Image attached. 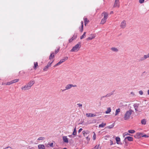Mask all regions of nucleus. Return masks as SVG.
<instances>
[{
  "instance_id": "1",
  "label": "nucleus",
  "mask_w": 149,
  "mask_h": 149,
  "mask_svg": "<svg viewBox=\"0 0 149 149\" xmlns=\"http://www.w3.org/2000/svg\"><path fill=\"white\" fill-rule=\"evenodd\" d=\"M133 111L132 109H130L126 111L124 115V119L125 120L129 119L130 117L131 114Z\"/></svg>"
},
{
  "instance_id": "2",
  "label": "nucleus",
  "mask_w": 149,
  "mask_h": 149,
  "mask_svg": "<svg viewBox=\"0 0 149 149\" xmlns=\"http://www.w3.org/2000/svg\"><path fill=\"white\" fill-rule=\"evenodd\" d=\"M102 15H104V17L102 19L101 22V24H104L105 23L107 19L108 18V14L107 12H104L102 13Z\"/></svg>"
},
{
  "instance_id": "3",
  "label": "nucleus",
  "mask_w": 149,
  "mask_h": 149,
  "mask_svg": "<svg viewBox=\"0 0 149 149\" xmlns=\"http://www.w3.org/2000/svg\"><path fill=\"white\" fill-rule=\"evenodd\" d=\"M80 47V43H78L72 48L70 51L72 52H77L79 50Z\"/></svg>"
},
{
  "instance_id": "4",
  "label": "nucleus",
  "mask_w": 149,
  "mask_h": 149,
  "mask_svg": "<svg viewBox=\"0 0 149 149\" xmlns=\"http://www.w3.org/2000/svg\"><path fill=\"white\" fill-rule=\"evenodd\" d=\"M77 86L76 85H73L72 84H68L66 85L65 87V89L63 90L62 91H64L65 90L70 89L72 87H76Z\"/></svg>"
},
{
  "instance_id": "5",
  "label": "nucleus",
  "mask_w": 149,
  "mask_h": 149,
  "mask_svg": "<svg viewBox=\"0 0 149 149\" xmlns=\"http://www.w3.org/2000/svg\"><path fill=\"white\" fill-rule=\"evenodd\" d=\"M120 6L119 0H115L113 7L118 8Z\"/></svg>"
},
{
  "instance_id": "6",
  "label": "nucleus",
  "mask_w": 149,
  "mask_h": 149,
  "mask_svg": "<svg viewBox=\"0 0 149 149\" xmlns=\"http://www.w3.org/2000/svg\"><path fill=\"white\" fill-rule=\"evenodd\" d=\"M54 61V60H52L51 62H49L47 66H45L43 69L44 71H47L49 67L51 66V65Z\"/></svg>"
},
{
  "instance_id": "7",
  "label": "nucleus",
  "mask_w": 149,
  "mask_h": 149,
  "mask_svg": "<svg viewBox=\"0 0 149 149\" xmlns=\"http://www.w3.org/2000/svg\"><path fill=\"white\" fill-rule=\"evenodd\" d=\"M126 26V22L125 20H123L121 23L120 24V27L121 28L124 29L125 28Z\"/></svg>"
},
{
  "instance_id": "8",
  "label": "nucleus",
  "mask_w": 149,
  "mask_h": 149,
  "mask_svg": "<svg viewBox=\"0 0 149 149\" xmlns=\"http://www.w3.org/2000/svg\"><path fill=\"white\" fill-rule=\"evenodd\" d=\"M30 89V88L27 84L21 87L22 90L23 91L29 90Z\"/></svg>"
},
{
  "instance_id": "9",
  "label": "nucleus",
  "mask_w": 149,
  "mask_h": 149,
  "mask_svg": "<svg viewBox=\"0 0 149 149\" xmlns=\"http://www.w3.org/2000/svg\"><path fill=\"white\" fill-rule=\"evenodd\" d=\"M35 81L34 80H31L27 84L28 86L30 87V88H31V86L34 84L35 83Z\"/></svg>"
},
{
  "instance_id": "10",
  "label": "nucleus",
  "mask_w": 149,
  "mask_h": 149,
  "mask_svg": "<svg viewBox=\"0 0 149 149\" xmlns=\"http://www.w3.org/2000/svg\"><path fill=\"white\" fill-rule=\"evenodd\" d=\"M95 37V35L94 34H91L90 36L88 38L86 39V40L87 41H88L90 40H91L93 39Z\"/></svg>"
},
{
  "instance_id": "11",
  "label": "nucleus",
  "mask_w": 149,
  "mask_h": 149,
  "mask_svg": "<svg viewBox=\"0 0 149 149\" xmlns=\"http://www.w3.org/2000/svg\"><path fill=\"white\" fill-rule=\"evenodd\" d=\"M63 139L64 142L67 143H68V139L66 136H63Z\"/></svg>"
},
{
  "instance_id": "12",
  "label": "nucleus",
  "mask_w": 149,
  "mask_h": 149,
  "mask_svg": "<svg viewBox=\"0 0 149 149\" xmlns=\"http://www.w3.org/2000/svg\"><path fill=\"white\" fill-rule=\"evenodd\" d=\"M38 149H45L44 146L42 144L38 145Z\"/></svg>"
},
{
  "instance_id": "13",
  "label": "nucleus",
  "mask_w": 149,
  "mask_h": 149,
  "mask_svg": "<svg viewBox=\"0 0 149 149\" xmlns=\"http://www.w3.org/2000/svg\"><path fill=\"white\" fill-rule=\"evenodd\" d=\"M86 116L88 117H92L96 116L95 115L91 113H87L86 114Z\"/></svg>"
},
{
  "instance_id": "14",
  "label": "nucleus",
  "mask_w": 149,
  "mask_h": 149,
  "mask_svg": "<svg viewBox=\"0 0 149 149\" xmlns=\"http://www.w3.org/2000/svg\"><path fill=\"white\" fill-rule=\"evenodd\" d=\"M143 134L141 133H136V135L135 136V137L136 138H139L141 136V135H142Z\"/></svg>"
},
{
  "instance_id": "15",
  "label": "nucleus",
  "mask_w": 149,
  "mask_h": 149,
  "mask_svg": "<svg viewBox=\"0 0 149 149\" xmlns=\"http://www.w3.org/2000/svg\"><path fill=\"white\" fill-rule=\"evenodd\" d=\"M127 139L129 141H133V138L130 136H127L125 138V139Z\"/></svg>"
},
{
  "instance_id": "16",
  "label": "nucleus",
  "mask_w": 149,
  "mask_h": 149,
  "mask_svg": "<svg viewBox=\"0 0 149 149\" xmlns=\"http://www.w3.org/2000/svg\"><path fill=\"white\" fill-rule=\"evenodd\" d=\"M111 111V109L110 107H108L107 108V110L105 111L106 114L109 113Z\"/></svg>"
},
{
  "instance_id": "17",
  "label": "nucleus",
  "mask_w": 149,
  "mask_h": 149,
  "mask_svg": "<svg viewBox=\"0 0 149 149\" xmlns=\"http://www.w3.org/2000/svg\"><path fill=\"white\" fill-rule=\"evenodd\" d=\"M111 49L114 52H117L118 51V49L116 47H112Z\"/></svg>"
},
{
  "instance_id": "18",
  "label": "nucleus",
  "mask_w": 149,
  "mask_h": 149,
  "mask_svg": "<svg viewBox=\"0 0 149 149\" xmlns=\"http://www.w3.org/2000/svg\"><path fill=\"white\" fill-rule=\"evenodd\" d=\"M116 140L117 143L118 144H120L119 142L120 141V138L119 137H116Z\"/></svg>"
},
{
  "instance_id": "19",
  "label": "nucleus",
  "mask_w": 149,
  "mask_h": 149,
  "mask_svg": "<svg viewBox=\"0 0 149 149\" xmlns=\"http://www.w3.org/2000/svg\"><path fill=\"white\" fill-rule=\"evenodd\" d=\"M63 63V62H62V61H61V60H60V61L58 62V63L57 64H55L54 66V67H56L57 66H58V65H60L61 63Z\"/></svg>"
},
{
  "instance_id": "20",
  "label": "nucleus",
  "mask_w": 149,
  "mask_h": 149,
  "mask_svg": "<svg viewBox=\"0 0 149 149\" xmlns=\"http://www.w3.org/2000/svg\"><path fill=\"white\" fill-rule=\"evenodd\" d=\"M106 125L105 123H102L101 124H100L99 125V127H103Z\"/></svg>"
},
{
  "instance_id": "21",
  "label": "nucleus",
  "mask_w": 149,
  "mask_h": 149,
  "mask_svg": "<svg viewBox=\"0 0 149 149\" xmlns=\"http://www.w3.org/2000/svg\"><path fill=\"white\" fill-rule=\"evenodd\" d=\"M120 109L119 108H118V109H117L116 110L115 114V116H117L118 115V114L120 112Z\"/></svg>"
},
{
  "instance_id": "22",
  "label": "nucleus",
  "mask_w": 149,
  "mask_h": 149,
  "mask_svg": "<svg viewBox=\"0 0 149 149\" xmlns=\"http://www.w3.org/2000/svg\"><path fill=\"white\" fill-rule=\"evenodd\" d=\"M141 123L143 125H145L146 124V120L145 119H143L141 120Z\"/></svg>"
},
{
  "instance_id": "23",
  "label": "nucleus",
  "mask_w": 149,
  "mask_h": 149,
  "mask_svg": "<svg viewBox=\"0 0 149 149\" xmlns=\"http://www.w3.org/2000/svg\"><path fill=\"white\" fill-rule=\"evenodd\" d=\"M76 134H77L76 129V127H75L74 129V131L72 134V135H73L75 136L76 135Z\"/></svg>"
},
{
  "instance_id": "24",
  "label": "nucleus",
  "mask_w": 149,
  "mask_h": 149,
  "mask_svg": "<svg viewBox=\"0 0 149 149\" xmlns=\"http://www.w3.org/2000/svg\"><path fill=\"white\" fill-rule=\"evenodd\" d=\"M85 25H86V24H87L89 22V20L87 18H85L84 19Z\"/></svg>"
},
{
  "instance_id": "25",
  "label": "nucleus",
  "mask_w": 149,
  "mask_h": 149,
  "mask_svg": "<svg viewBox=\"0 0 149 149\" xmlns=\"http://www.w3.org/2000/svg\"><path fill=\"white\" fill-rule=\"evenodd\" d=\"M45 139V138L43 137H40L39 138H38L37 140L38 141H42L44 140Z\"/></svg>"
},
{
  "instance_id": "26",
  "label": "nucleus",
  "mask_w": 149,
  "mask_h": 149,
  "mask_svg": "<svg viewBox=\"0 0 149 149\" xmlns=\"http://www.w3.org/2000/svg\"><path fill=\"white\" fill-rule=\"evenodd\" d=\"M86 32H84V33L83 35L80 37V39H82L86 37Z\"/></svg>"
},
{
  "instance_id": "27",
  "label": "nucleus",
  "mask_w": 149,
  "mask_h": 149,
  "mask_svg": "<svg viewBox=\"0 0 149 149\" xmlns=\"http://www.w3.org/2000/svg\"><path fill=\"white\" fill-rule=\"evenodd\" d=\"M54 54L52 53L51 54L49 57V59H51L52 58H54Z\"/></svg>"
},
{
  "instance_id": "28",
  "label": "nucleus",
  "mask_w": 149,
  "mask_h": 149,
  "mask_svg": "<svg viewBox=\"0 0 149 149\" xmlns=\"http://www.w3.org/2000/svg\"><path fill=\"white\" fill-rule=\"evenodd\" d=\"M114 126V124H112L111 125H109L108 126L106 127V128H109V129H111L113 128Z\"/></svg>"
},
{
  "instance_id": "29",
  "label": "nucleus",
  "mask_w": 149,
  "mask_h": 149,
  "mask_svg": "<svg viewBox=\"0 0 149 149\" xmlns=\"http://www.w3.org/2000/svg\"><path fill=\"white\" fill-rule=\"evenodd\" d=\"M139 104H134L133 105V106L135 109H136V108H138L139 106Z\"/></svg>"
},
{
  "instance_id": "30",
  "label": "nucleus",
  "mask_w": 149,
  "mask_h": 149,
  "mask_svg": "<svg viewBox=\"0 0 149 149\" xmlns=\"http://www.w3.org/2000/svg\"><path fill=\"white\" fill-rule=\"evenodd\" d=\"M68 58V57H64L63 59H61V61L63 62L67 60Z\"/></svg>"
},
{
  "instance_id": "31",
  "label": "nucleus",
  "mask_w": 149,
  "mask_h": 149,
  "mask_svg": "<svg viewBox=\"0 0 149 149\" xmlns=\"http://www.w3.org/2000/svg\"><path fill=\"white\" fill-rule=\"evenodd\" d=\"M12 82H13V84L16 83L18 82L19 81V79H15L14 80H12Z\"/></svg>"
},
{
  "instance_id": "32",
  "label": "nucleus",
  "mask_w": 149,
  "mask_h": 149,
  "mask_svg": "<svg viewBox=\"0 0 149 149\" xmlns=\"http://www.w3.org/2000/svg\"><path fill=\"white\" fill-rule=\"evenodd\" d=\"M128 132L130 133L133 134L135 132V131L134 130H129Z\"/></svg>"
},
{
  "instance_id": "33",
  "label": "nucleus",
  "mask_w": 149,
  "mask_h": 149,
  "mask_svg": "<svg viewBox=\"0 0 149 149\" xmlns=\"http://www.w3.org/2000/svg\"><path fill=\"white\" fill-rule=\"evenodd\" d=\"M93 140H95L96 139V135L94 132H93Z\"/></svg>"
},
{
  "instance_id": "34",
  "label": "nucleus",
  "mask_w": 149,
  "mask_h": 149,
  "mask_svg": "<svg viewBox=\"0 0 149 149\" xmlns=\"http://www.w3.org/2000/svg\"><path fill=\"white\" fill-rule=\"evenodd\" d=\"M38 66V63L37 62L34 63V69H36V67Z\"/></svg>"
},
{
  "instance_id": "35",
  "label": "nucleus",
  "mask_w": 149,
  "mask_h": 149,
  "mask_svg": "<svg viewBox=\"0 0 149 149\" xmlns=\"http://www.w3.org/2000/svg\"><path fill=\"white\" fill-rule=\"evenodd\" d=\"M13 84V82H12V81H9V82H7L6 84V85H10L11 84Z\"/></svg>"
},
{
  "instance_id": "36",
  "label": "nucleus",
  "mask_w": 149,
  "mask_h": 149,
  "mask_svg": "<svg viewBox=\"0 0 149 149\" xmlns=\"http://www.w3.org/2000/svg\"><path fill=\"white\" fill-rule=\"evenodd\" d=\"M94 149H100V145H96L94 148Z\"/></svg>"
},
{
  "instance_id": "37",
  "label": "nucleus",
  "mask_w": 149,
  "mask_h": 149,
  "mask_svg": "<svg viewBox=\"0 0 149 149\" xmlns=\"http://www.w3.org/2000/svg\"><path fill=\"white\" fill-rule=\"evenodd\" d=\"M143 57H144V58L145 59V60L147 59V58H149L148 55H145L143 56Z\"/></svg>"
},
{
  "instance_id": "38",
  "label": "nucleus",
  "mask_w": 149,
  "mask_h": 149,
  "mask_svg": "<svg viewBox=\"0 0 149 149\" xmlns=\"http://www.w3.org/2000/svg\"><path fill=\"white\" fill-rule=\"evenodd\" d=\"M145 60V59L144 58V57H141L139 59V61H143Z\"/></svg>"
},
{
  "instance_id": "39",
  "label": "nucleus",
  "mask_w": 149,
  "mask_h": 149,
  "mask_svg": "<svg viewBox=\"0 0 149 149\" xmlns=\"http://www.w3.org/2000/svg\"><path fill=\"white\" fill-rule=\"evenodd\" d=\"M77 105L79 107L82 108V104H81L78 103L77 104Z\"/></svg>"
},
{
  "instance_id": "40",
  "label": "nucleus",
  "mask_w": 149,
  "mask_h": 149,
  "mask_svg": "<svg viewBox=\"0 0 149 149\" xmlns=\"http://www.w3.org/2000/svg\"><path fill=\"white\" fill-rule=\"evenodd\" d=\"M144 2V0H139V2L140 3H142Z\"/></svg>"
},
{
  "instance_id": "41",
  "label": "nucleus",
  "mask_w": 149,
  "mask_h": 149,
  "mask_svg": "<svg viewBox=\"0 0 149 149\" xmlns=\"http://www.w3.org/2000/svg\"><path fill=\"white\" fill-rule=\"evenodd\" d=\"M112 95V93H109V94H107L106 96V97H109L111 96Z\"/></svg>"
},
{
  "instance_id": "42",
  "label": "nucleus",
  "mask_w": 149,
  "mask_h": 149,
  "mask_svg": "<svg viewBox=\"0 0 149 149\" xmlns=\"http://www.w3.org/2000/svg\"><path fill=\"white\" fill-rule=\"evenodd\" d=\"M141 136L142 137H145L146 138H148V137H149V135H146V134H145V135H142Z\"/></svg>"
},
{
  "instance_id": "43",
  "label": "nucleus",
  "mask_w": 149,
  "mask_h": 149,
  "mask_svg": "<svg viewBox=\"0 0 149 149\" xmlns=\"http://www.w3.org/2000/svg\"><path fill=\"white\" fill-rule=\"evenodd\" d=\"M59 48H58V49H56L55 50V52L56 54L58 52H59Z\"/></svg>"
},
{
  "instance_id": "44",
  "label": "nucleus",
  "mask_w": 149,
  "mask_h": 149,
  "mask_svg": "<svg viewBox=\"0 0 149 149\" xmlns=\"http://www.w3.org/2000/svg\"><path fill=\"white\" fill-rule=\"evenodd\" d=\"M83 30V26H81V28L80 29V31L81 32H82Z\"/></svg>"
},
{
  "instance_id": "45",
  "label": "nucleus",
  "mask_w": 149,
  "mask_h": 149,
  "mask_svg": "<svg viewBox=\"0 0 149 149\" xmlns=\"http://www.w3.org/2000/svg\"><path fill=\"white\" fill-rule=\"evenodd\" d=\"M139 94H140V95H142L143 94V92L142 91H139Z\"/></svg>"
},
{
  "instance_id": "46",
  "label": "nucleus",
  "mask_w": 149,
  "mask_h": 149,
  "mask_svg": "<svg viewBox=\"0 0 149 149\" xmlns=\"http://www.w3.org/2000/svg\"><path fill=\"white\" fill-rule=\"evenodd\" d=\"M48 145H49L51 147H53V143H52L50 144H48Z\"/></svg>"
},
{
  "instance_id": "47",
  "label": "nucleus",
  "mask_w": 149,
  "mask_h": 149,
  "mask_svg": "<svg viewBox=\"0 0 149 149\" xmlns=\"http://www.w3.org/2000/svg\"><path fill=\"white\" fill-rule=\"evenodd\" d=\"M127 135H130L129 134H128L127 132H125L123 134V135L124 136V137L125 136Z\"/></svg>"
},
{
  "instance_id": "48",
  "label": "nucleus",
  "mask_w": 149,
  "mask_h": 149,
  "mask_svg": "<svg viewBox=\"0 0 149 149\" xmlns=\"http://www.w3.org/2000/svg\"><path fill=\"white\" fill-rule=\"evenodd\" d=\"M82 133H83V135H84V136H85V134H87V133H86V132H85V131H83V132H82Z\"/></svg>"
},
{
  "instance_id": "49",
  "label": "nucleus",
  "mask_w": 149,
  "mask_h": 149,
  "mask_svg": "<svg viewBox=\"0 0 149 149\" xmlns=\"http://www.w3.org/2000/svg\"><path fill=\"white\" fill-rule=\"evenodd\" d=\"M82 130L83 129L82 128L78 130V133H79L80 132L82 131Z\"/></svg>"
},
{
  "instance_id": "50",
  "label": "nucleus",
  "mask_w": 149,
  "mask_h": 149,
  "mask_svg": "<svg viewBox=\"0 0 149 149\" xmlns=\"http://www.w3.org/2000/svg\"><path fill=\"white\" fill-rule=\"evenodd\" d=\"M86 140L88 141H90V138L88 136H87L86 138Z\"/></svg>"
},
{
  "instance_id": "51",
  "label": "nucleus",
  "mask_w": 149,
  "mask_h": 149,
  "mask_svg": "<svg viewBox=\"0 0 149 149\" xmlns=\"http://www.w3.org/2000/svg\"><path fill=\"white\" fill-rule=\"evenodd\" d=\"M77 37V35H74L73 36V38H74V39H75V38H76Z\"/></svg>"
},
{
  "instance_id": "52",
  "label": "nucleus",
  "mask_w": 149,
  "mask_h": 149,
  "mask_svg": "<svg viewBox=\"0 0 149 149\" xmlns=\"http://www.w3.org/2000/svg\"><path fill=\"white\" fill-rule=\"evenodd\" d=\"M72 40H73V38H71L69 40V42H71Z\"/></svg>"
},
{
  "instance_id": "53",
  "label": "nucleus",
  "mask_w": 149,
  "mask_h": 149,
  "mask_svg": "<svg viewBox=\"0 0 149 149\" xmlns=\"http://www.w3.org/2000/svg\"><path fill=\"white\" fill-rule=\"evenodd\" d=\"M110 145H112L113 144V141H112L111 140H110Z\"/></svg>"
},
{
  "instance_id": "54",
  "label": "nucleus",
  "mask_w": 149,
  "mask_h": 149,
  "mask_svg": "<svg viewBox=\"0 0 149 149\" xmlns=\"http://www.w3.org/2000/svg\"><path fill=\"white\" fill-rule=\"evenodd\" d=\"M8 148H11L10 147L8 146V147H7L5 148H3V149H7Z\"/></svg>"
},
{
  "instance_id": "55",
  "label": "nucleus",
  "mask_w": 149,
  "mask_h": 149,
  "mask_svg": "<svg viewBox=\"0 0 149 149\" xmlns=\"http://www.w3.org/2000/svg\"><path fill=\"white\" fill-rule=\"evenodd\" d=\"M130 94H131V95H134V92H131V93H130Z\"/></svg>"
},
{
  "instance_id": "56",
  "label": "nucleus",
  "mask_w": 149,
  "mask_h": 149,
  "mask_svg": "<svg viewBox=\"0 0 149 149\" xmlns=\"http://www.w3.org/2000/svg\"><path fill=\"white\" fill-rule=\"evenodd\" d=\"M81 26H83V21H81Z\"/></svg>"
},
{
  "instance_id": "57",
  "label": "nucleus",
  "mask_w": 149,
  "mask_h": 149,
  "mask_svg": "<svg viewBox=\"0 0 149 149\" xmlns=\"http://www.w3.org/2000/svg\"><path fill=\"white\" fill-rule=\"evenodd\" d=\"M72 135H70L68 136L69 137H71H71H72Z\"/></svg>"
},
{
  "instance_id": "58",
  "label": "nucleus",
  "mask_w": 149,
  "mask_h": 149,
  "mask_svg": "<svg viewBox=\"0 0 149 149\" xmlns=\"http://www.w3.org/2000/svg\"><path fill=\"white\" fill-rule=\"evenodd\" d=\"M136 111H138V110L137 109V108H136V109H135Z\"/></svg>"
},
{
  "instance_id": "59",
  "label": "nucleus",
  "mask_w": 149,
  "mask_h": 149,
  "mask_svg": "<svg viewBox=\"0 0 149 149\" xmlns=\"http://www.w3.org/2000/svg\"><path fill=\"white\" fill-rule=\"evenodd\" d=\"M6 83H2V85H4V84H6Z\"/></svg>"
},
{
  "instance_id": "60",
  "label": "nucleus",
  "mask_w": 149,
  "mask_h": 149,
  "mask_svg": "<svg viewBox=\"0 0 149 149\" xmlns=\"http://www.w3.org/2000/svg\"><path fill=\"white\" fill-rule=\"evenodd\" d=\"M148 95H149V90L148 91Z\"/></svg>"
},
{
  "instance_id": "61",
  "label": "nucleus",
  "mask_w": 149,
  "mask_h": 149,
  "mask_svg": "<svg viewBox=\"0 0 149 149\" xmlns=\"http://www.w3.org/2000/svg\"><path fill=\"white\" fill-rule=\"evenodd\" d=\"M113 13V11H111V12H110V14H112Z\"/></svg>"
},
{
  "instance_id": "62",
  "label": "nucleus",
  "mask_w": 149,
  "mask_h": 149,
  "mask_svg": "<svg viewBox=\"0 0 149 149\" xmlns=\"http://www.w3.org/2000/svg\"><path fill=\"white\" fill-rule=\"evenodd\" d=\"M147 55H148V57L149 58V53H148V54Z\"/></svg>"
},
{
  "instance_id": "63",
  "label": "nucleus",
  "mask_w": 149,
  "mask_h": 149,
  "mask_svg": "<svg viewBox=\"0 0 149 149\" xmlns=\"http://www.w3.org/2000/svg\"><path fill=\"white\" fill-rule=\"evenodd\" d=\"M71 38H73V40H74V39H75L74 38H73V37Z\"/></svg>"
},
{
  "instance_id": "64",
  "label": "nucleus",
  "mask_w": 149,
  "mask_h": 149,
  "mask_svg": "<svg viewBox=\"0 0 149 149\" xmlns=\"http://www.w3.org/2000/svg\"><path fill=\"white\" fill-rule=\"evenodd\" d=\"M63 149H67V148H63Z\"/></svg>"
}]
</instances>
